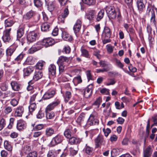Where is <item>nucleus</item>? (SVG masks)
Masks as SVG:
<instances>
[{
	"mask_svg": "<svg viewBox=\"0 0 157 157\" xmlns=\"http://www.w3.org/2000/svg\"><path fill=\"white\" fill-rule=\"evenodd\" d=\"M100 92L103 94L109 95V90L106 88H103L100 90Z\"/></svg>",
	"mask_w": 157,
	"mask_h": 157,
	"instance_id": "nucleus-64",
	"label": "nucleus"
},
{
	"mask_svg": "<svg viewBox=\"0 0 157 157\" xmlns=\"http://www.w3.org/2000/svg\"><path fill=\"white\" fill-rule=\"evenodd\" d=\"M5 94L6 95L7 97L13 98L15 96V93L12 92L10 91H8L6 92Z\"/></svg>",
	"mask_w": 157,
	"mask_h": 157,
	"instance_id": "nucleus-61",
	"label": "nucleus"
},
{
	"mask_svg": "<svg viewBox=\"0 0 157 157\" xmlns=\"http://www.w3.org/2000/svg\"><path fill=\"white\" fill-rule=\"evenodd\" d=\"M63 140V136L59 135H57L53 137L51 141V144L52 146H54L61 143Z\"/></svg>",
	"mask_w": 157,
	"mask_h": 157,
	"instance_id": "nucleus-7",
	"label": "nucleus"
},
{
	"mask_svg": "<svg viewBox=\"0 0 157 157\" xmlns=\"http://www.w3.org/2000/svg\"><path fill=\"white\" fill-rule=\"evenodd\" d=\"M69 59L70 58L63 56H61L59 58L57 63L59 66L60 73L64 71V67L66 65V63L68 62Z\"/></svg>",
	"mask_w": 157,
	"mask_h": 157,
	"instance_id": "nucleus-3",
	"label": "nucleus"
},
{
	"mask_svg": "<svg viewBox=\"0 0 157 157\" xmlns=\"http://www.w3.org/2000/svg\"><path fill=\"white\" fill-rule=\"evenodd\" d=\"M71 97V93L70 92L67 91L65 94L63 95V98L65 102H67Z\"/></svg>",
	"mask_w": 157,
	"mask_h": 157,
	"instance_id": "nucleus-35",
	"label": "nucleus"
},
{
	"mask_svg": "<svg viewBox=\"0 0 157 157\" xmlns=\"http://www.w3.org/2000/svg\"><path fill=\"white\" fill-rule=\"evenodd\" d=\"M12 111V108L10 106H7L5 107L4 112L6 114L10 113Z\"/></svg>",
	"mask_w": 157,
	"mask_h": 157,
	"instance_id": "nucleus-48",
	"label": "nucleus"
},
{
	"mask_svg": "<svg viewBox=\"0 0 157 157\" xmlns=\"http://www.w3.org/2000/svg\"><path fill=\"white\" fill-rule=\"evenodd\" d=\"M40 36L38 33L36 31L29 32L27 34V39L28 42L32 43L38 39Z\"/></svg>",
	"mask_w": 157,
	"mask_h": 157,
	"instance_id": "nucleus-4",
	"label": "nucleus"
},
{
	"mask_svg": "<svg viewBox=\"0 0 157 157\" xmlns=\"http://www.w3.org/2000/svg\"><path fill=\"white\" fill-rule=\"evenodd\" d=\"M43 76V74L40 70H36L33 76V79L36 81H37L41 78Z\"/></svg>",
	"mask_w": 157,
	"mask_h": 157,
	"instance_id": "nucleus-24",
	"label": "nucleus"
},
{
	"mask_svg": "<svg viewBox=\"0 0 157 157\" xmlns=\"http://www.w3.org/2000/svg\"><path fill=\"white\" fill-rule=\"evenodd\" d=\"M34 46L36 47L38 50L40 49L43 47V46H44L43 40L42 41H38L34 44Z\"/></svg>",
	"mask_w": 157,
	"mask_h": 157,
	"instance_id": "nucleus-38",
	"label": "nucleus"
},
{
	"mask_svg": "<svg viewBox=\"0 0 157 157\" xmlns=\"http://www.w3.org/2000/svg\"><path fill=\"white\" fill-rule=\"evenodd\" d=\"M152 150L150 146H148L143 151V157H151Z\"/></svg>",
	"mask_w": 157,
	"mask_h": 157,
	"instance_id": "nucleus-18",
	"label": "nucleus"
},
{
	"mask_svg": "<svg viewBox=\"0 0 157 157\" xmlns=\"http://www.w3.org/2000/svg\"><path fill=\"white\" fill-rule=\"evenodd\" d=\"M42 40L44 46L46 47L51 46L55 43L54 40L50 37L44 38Z\"/></svg>",
	"mask_w": 157,
	"mask_h": 157,
	"instance_id": "nucleus-10",
	"label": "nucleus"
},
{
	"mask_svg": "<svg viewBox=\"0 0 157 157\" xmlns=\"http://www.w3.org/2000/svg\"><path fill=\"white\" fill-rule=\"evenodd\" d=\"M96 13V12L94 10H88L86 14L85 18L90 20L94 17Z\"/></svg>",
	"mask_w": 157,
	"mask_h": 157,
	"instance_id": "nucleus-14",
	"label": "nucleus"
},
{
	"mask_svg": "<svg viewBox=\"0 0 157 157\" xmlns=\"http://www.w3.org/2000/svg\"><path fill=\"white\" fill-rule=\"evenodd\" d=\"M33 71V68L31 67H28L23 70L24 75L28 76Z\"/></svg>",
	"mask_w": 157,
	"mask_h": 157,
	"instance_id": "nucleus-31",
	"label": "nucleus"
},
{
	"mask_svg": "<svg viewBox=\"0 0 157 157\" xmlns=\"http://www.w3.org/2000/svg\"><path fill=\"white\" fill-rule=\"evenodd\" d=\"M82 22L81 20H77L73 27V29L75 33H78L80 30L81 27Z\"/></svg>",
	"mask_w": 157,
	"mask_h": 157,
	"instance_id": "nucleus-19",
	"label": "nucleus"
},
{
	"mask_svg": "<svg viewBox=\"0 0 157 157\" xmlns=\"http://www.w3.org/2000/svg\"><path fill=\"white\" fill-rule=\"evenodd\" d=\"M15 21L13 20L10 19H6L5 21V25L6 27H10L13 25Z\"/></svg>",
	"mask_w": 157,
	"mask_h": 157,
	"instance_id": "nucleus-34",
	"label": "nucleus"
},
{
	"mask_svg": "<svg viewBox=\"0 0 157 157\" xmlns=\"http://www.w3.org/2000/svg\"><path fill=\"white\" fill-rule=\"evenodd\" d=\"M27 124L26 122L22 120L17 121V128L19 131H23L27 127Z\"/></svg>",
	"mask_w": 157,
	"mask_h": 157,
	"instance_id": "nucleus-6",
	"label": "nucleus"
},
{
	"mask_svg": "<svg viewBox=\"0 0 157 157\" xmlns=\"http://www.w3.org/2000/svg\"><path fill=\"white\" fill-rule=\"evenodd\" d=\"M55 131L52 128H47L45 130V134L47 136H50L55 133Z\"/></svg>",
	"mask_w": 157,
	"mask_h": 157,
	"instance_id": "nucleus-30",
	"label": "nucleus"
},
{
	"mask_svg": "<svg viewBox=\"0 0 157 157\" xmlns=\"http://www.w3.org/2000/svg\"><path fill=\"white\" fill-rule=\"evenodd\" d=\"M68 129H70V133L72 136L75 135L77 131L76 128L75 127H70Z\"/></svg>",
	"mask_w": 157,
	"mask_h": 157,
	"instance_id": "nucleus-60",
	"label": "nucleus"
},
{
	"mask_svg": "<svg viewBox=\"0 0 157 157\" xmlns=\"http://www.w3.org/2000/svg\"><path fill=\"white\" fill-rule=\"evenodd\" d=\"M86 74L88 81L90 80H92L93 77L91 73V71L88 70L86 72Z\"/></svg>",
	"mask_w": 157,
	"mask_h": 157,
	"instance_id": "nucleus-54",
	"label": "nucleus"
},
{
	"mask_svg": "<svg viewBox=\"0 0 157 157\" xmlns=\"http://www.w3.org/2000/svg\"><path fill=\"white\" fill-rule=\"evenodd\" d=\"M69 14V11L67 8H65L63 12L61 15L64 18H66Z\"/></svg>",
	"mask_w": 157,
	"mask_h": 157,
	"instance_id": "nucleus-53",
	"label": "nucleus"
},
{
	"mask_svg": "<svg viewBox=\"0 0 157 157\" xmlns=\"http://www.w3.org/2000/svg\"><path fill=\"white\" fill-rule=\"evenodd\" d=\"M146 14L150 17L151 25L152 26L156 28L157 24V18H156L155 11L151 5L148 6Z\"/></svg>",
	"mask_w": 157,
	"mask_h": 157,
	"instance_id": "nucleus-2",
	"label": "nucleus"
},
{
	"mask_svg": "<svg viewBox=\"0 0 157 157\" xmlns=\"http://www.w3.org/2000/svg\"><path fill=\"white\" fill-rule=\"evenodd\" d=\"M71 51V48L68 46H65L64 47L63 52H64L66 54H69Z\"/></svg>",
	"mask_w": 157,
	"mask_h": 157,
	"instance_id": "nucleus-57",
	"label": "nucleus"
},
{
	"mask_svg": "<svg viewBox=\"0 0 157 157\" xmlns=\"http://www.w3.org/2000/svg\"><path fill=\"white\" fill-rule=\"evenodd\" d=\"M14 121V119L13 118H11L10 119L9 124L7 127V128L9 129H10L12 128L13 123Z\"/></svg>",
	"mask_w": 157,
	"mask_h": 157,
	"instance_id": "nucleus-52",
	"label": "nucleus"
},
{
	"mask_svg": "<svg viewBox=\"0 0 157 157\" xmlns=\"http://www.w3.org/2000/svg\"><path fill=\"white\" fill-rule=\"evenodd\" d=\"M8 85L6 82L2 83L0 85L1 89L3 91H6L8 89Z\"/></svg>",
	"mask_w": 157,
	"mask_h": 157,
	"instance_id": "nucleus-46",
	"label": "nucleus"
},
{
	"mask_svg": "<svg viewBox=\"0 0 157 157\" xmlns=\"http://www.w3.org/2000/svg\"><path fill=\"white\" fill-rule=\"evenodd\" d=\"M107 51L109 53H112L114 47L110 44H108L106 46Z\"/></svg>",
	"mask_w": 157,
	"mask_h": 157,
	"instance_id": "nucleus-49",
	"label": "nucleus"
},
{
	"mask_svg": "<svg viewBox=\"0 0 157 157\" xmlns=\"http://www.w3.org/2000/svg\"><path fill=\"white\" fill-rule=\"evenodd\" d=\"M54 8V5L52 2H49L48 5V10L51 12L53 11Z\"/></svg>",
	"mask_w": 157,
	"mask_h": 157,
	"instance_id": "nucleus-51",
	"label": "nucleus"
},
{
	"mask_svg": "<svg viewBox=\"0 0 157 157\" xmlns=\"http://www.w3.org/2000/svg\"><path fill=\"white\" fill-rule=\"evenodd\" d=\"M114 60L115 61L116 65L117 67H120V68L122 69L123 71H124V69L123 68L124 65L120 61L117 59H115Z\"/></svg>",
	"mask_w": 157,
	"mask_h": 157,
	"instance_id": "nucleus-43",
	"label": "nucleus"
},
{
	"mask_svg": "<svg viewBox=\"0 0 157 157\" xmlns=\"http://www.w3.org/2000/svg\"><path fill=\"white\" fill-rule=\"evenodd\" d=\"M17 45L13 44L9 47L6 50V54L8 57L10 56L16 50Z\"/></svg>",
	"mask_w": 157,
	"mask_h": 157,
	"instance_id": "nucleus-12",
	"label": "nucleus"
},
{
	"mask_svg": "<svg viewBox=\"0 0 157 157\" xmlns=\"http://www.w3.org/2000/svg\"><path fill=\"white\" fill-rule=\"evenodd\" d=\"M44 63L42 61H39L36 63L35 66L36 68L37 69L36 70H40L42 69Z\"/></svg>",
	"mask_w": 157,
	"mask_h": 157,
	"instance_id": "nucleus-45",
	"label": "nucleus"
},
{
	"mask_svg": "<svg viewBox=\"0 0 157 157\" xmlns=\"http://www.w3.org/2000/svg\"><path fill=\"white\" fill-rule=\"evenodd\" d=\"M70 132V129H67L64 132V136L67 138H69L72 136Z\"/></svg>",
	"mask_w": 157,
	"mask_h": 157,
	"instance_id": "nucleus-47",
	"label": "nucleus"
},
{
	"mask_svg": "<svg viewBox=\"0 0 157 157\" xmlns=\"http://www.w3.org/2000/svg\"><path fill=\"white\" fill-rule=\"evenodd\" d=\"M73 82L75 85L81 83L82 80L81 77L80 76H78L75 77L73 80Z\"/></svg>",
	"mask_w": 157,
	"mask_h": 157,
	"instance_id": "nucleus-41",
	"label": "nucleus"
},
{
	"mask_svg": "<svg viewBox=\"0 0 157 157\" xmlns=\"http://www.w3.org/2000/svg\"><path fill=\"white\" fill-rule=\"evenodd\" d=\"M85 117V114L82 113L78 117L77 120V122L80 125H82L84 121Z\"/></svg>",
	"mask_w": 157,
	"mask_h": 157,
	"instance_id": "nucleus-29",
	"label": "nucleus"
},
{
	"mask_svg": "<svg viewBox=\"0 0 157 157\" xmlns=\"http://www.w3.org/2000/svg\"><path fill=\"white\" fill-rule=\"evenodd\" d=\"M31 150V147L29 145H25L22 148L20 152V155L21 156L24 155L28 153Z\"/></svg>",
	"mask_w": 157,
	"mask_h": 157,
	"instance_id": "nucleus-26",
	"label": "nucleus"
},
{
	"mask_svg": "<svg viewBox=\"0 0 157 157\" xmlns=\"http://www.w3.org/2000/svg\"><path fill=\"white\" fill-rule=\"evenodd\" d=\"M56 94L54 89L51 88L48 90L44 94L42 99L43 100L49 99L52 98Z\"/></svg>",
	"mask_w": 157,
	"mask_h": 157,
	"instance_id": "nucleus-5",
	"label": "nucleus"
},
{
	"mask_svg": "<svg viewBox=\"0 0 157 157\" xmlns=\"http://www.w3.org/2000/svg\"><path fill=\"white\" fill-rule=\"evenodd\" d=\"M106 11L109 18L114 19L117 17V21L119 22L121 20V17L120 12L119 10L117 12H115L114 8L113 6H106Z\"/></svg>",
	"mask_w": 157,
	"mask_h": 157,
	"instance_id": "nucleus-1",
	"label": "nucleus"
},
{
	"mask_svg": "<svg viewBox=\"0 0 157 157\" xmlns=\"http://www.w3.org/2000/svg\"><path fill=\"white\" fill-rule=\"evenodd\" d=\"M44 113L41 110H40L36 115L37 118L41 119L44 117Z\"/></svg>",
	"mask_w": 157,
	"mask_h": 157,
	"instance_id": "nucleus-44",
	"label": "nucleus"
},
{
	"mask_svg": "<svg viewBox=\"0 0 157 157\" xmlns=\"http://www.w3.org/2000/svg\"><path fill=\"white\" fill-rule=\"evenodd\" d=\"M11 29H6L3 32V35L2 37L3 41L4 42H9L11 38L10 36V32Z\"/></svg>",
	"mask_w": 157,
	"mask_h": 157,
	"instance_id": "nucleus-9",
	"label": "nucleus"
},
{
	"mask_svg": "<svg viewBox=\"0 0 157 157\" xmlns=\"http://www.w3.org/2000/svg\"><path fill=\"white\" fill-rule=\"evenodd\" d=\"M49 73L52 76H54L56 73V67L54 64H51L48 68Z\"/></svg>",
	"mask_w": 157,
	"mask_h": 157,
	"instance_id": "nucleus-28",
	"label": "nucleus"
},
{
	"mask_svg": "<svg viewBox=\"0 0 157 157\" xmlns=\"http://www.w3.org/2000/svg\"><path fill=\"white\" fill-rule=\"evenodd\" d=\"M35 14L34 11L30 10L24 15L23 18L26 20H29L34 16Z\"/></svg>",
	"mask_w": 157,
	"mask_h": 157,
	"instance_id": "nucleus-23",
	"label": "nucleus"
},
{
	"mask_svg": "<svg viewBox=\"0 0 157 157\" xmlns=\"http://www.w3.org/2000/svg\"><path fill=\"white\" fill-rule=\"evenodd\" d=\"M81 56L86 58H89V54L88 51L85 49L82 48L81 49Z\"/></svg>",
	"mask_w": 157,
	"mask_h": 157,
	"instance_id": "nucleus-42",
	"label": "nucleus"
},
{
	"mask_svg": "<svg viewBox=\"0 0 157 157\" xmlns=\"http://www.w3.org/2000/svg\"><path fill=\"white\" fill-rule=\"evenodd\" d=\"M87 123L90 125H97L98 124V120L95 117L91 115L88 120Z\"/></svg>",
	"mask_w": 157,
	"mask_h": 157,
	"instance_id": "nucleus-13",
	"label": "nucleus"
},
{
	"mask_svg": "<svg viewBox=\"0 0 157 157\" xmlns=\"http://www.w3.org/2000/svg\"><path fill=\"white\" fill-rule=\"evenodd\" d=\"M84 150L86 154L88 155L92 154L93 151V148L86 144L85 148Z\"/></svg>",
	"mask_w": 157,
	"mask_h": 157,
	"instance_id": "nucleus-33",
	"label": "nucleus"
},
{
	"mask_svg": "<svg viewBox=\"0 0 157 157\" xmlns=\"http://www.w3.org/2000/svg\"><path fill=\"white\" fill-rule=\"evenodd\" d=\"M60 102L59 99H56L54 101L49 104L45 109L47 110H52L60 104Z\"/></svg>",
	"mask_w": 157,
	"mask_h": 157,
	"instance_id": "nucleus-8",
	"label": "nucleus"
},
{
	"mask_svg": "<svg viewBox=\"0 0 157 157\" xmlns=\"http://www.w3.org/2000/svg\"><path fill=\"white\" fill-rule=\"evenodd\" d=\"M34 5L37 7L41 6L42 2L40 0H34Z\"/></svg>",
	"mask_w": 157,
	"mask_h": 157,
	"instance_id": "nucleus-50",
	"label": "nucleus"
},
{
	"mask_svg": "<svg viewBox=\"0 0 157 157\" xmlns=\"http://www.w3.org/2000/svg\"><path fill=\"white\" fill-rule=\"evenodd\" d=\"M110 38H106V37L102 36H101V39L103 44H105L107 43L110 42L111 40L109 39Z\"/></svg>",
	"mask_w": 157,
	"mask_h": 157,
	"instance_id": "nucleus-56",
	"label": "nucleus"
},
{
	"mask_svg": "<svg viewBox=\"0 0 157 157\" xmlns=\"http://www.w3.org/2000/svg\"><path fill=\"white\" fill-rule=\"evenodd\" d=\"M29 103L30 105L29 106V111L30 113H32L36 109V104L35 102H29Z\"/></svg>",
	"mask_w": 157,
	"mask_h": 157,
	"instance_id": "nucleus-39",
	"label": "nucleus"
},
{
	"mask_svg": "<svg viewBox=\"0 0 157 157\" xmlns=\"http://www.w3.org/2000/svg\"><path fill=\"white\" fill-rule=\"evenodd\" d=\"M82 2L85 4L90 6L95 4L96 0H82Z\"/></svg>",
	"mask_w": 157,
	"mask_h": 157,
	"instance_id": "nucleus-40",
	"label": "nucleus"
},
{
	"mask_svg": "<svg viewBox=\"0 0 157 157\" xmlns=\"http://www.w3.org/2000/svg\"><path fill=\"white\" fill-rule=\"evenodd\" d=\"M44 127V125L42 124H37L35 126L34 129L36 130H40L43 129Z\"/></svg>",
	"mask_w": 157,
	"mask_h": 157,
	"instance_id": "nucleus-59",
	"label": "nucleus"
},
{
	"mask_svg": "<svg viewBox=\"0 0 157 157\" xmlns=\"http://www.w3.org/2000/svg\"><path fill=\"white\" fill-rule=\"evenodd\" d=\"M50 26L48 22H45L42 24L41 25V30L42 31L47 32L49 30Z\"/></svg>",
	"mask_w": 157,
	"mask_h": 157,
	"instance_id": "nucleus-32",
	"label": "nucleus"
},
{
	"mask_svg": "<svg viewBox=\"0 0 157 157\" xmlns=\"http://www.w3.org/2000/svg\"><path fill=\"white\" fill-rule=\"evenodd\" d=\"M69 139V142L71 144H79L82 141V139L79 138L72 136Z\"/></svg>",
	"mask_w": 157,
	"mask_h": 157,
	"instance_id": "nucleus-15",
	"label": "nucleus"
},
{
	"mask_svg": "<svg viewBox=\"0 0 157 157\" xmlns=\"http://www.w3.org/2000/svg\"><path fill=\"white\" fill-rule=\"evenodd\" d=\"M25 25L24 24L21 25L17 30V39L19 40L18 38H21L24 33V29Z\"/></svg>",
	"mask_w": 157,
	"mask_h": 157,
	"instance_id": "nucleus-11",
	"label": "nucleus"
},
{
	"mask_svg": "<svg viewBox=\"0 0 157 157\" xmlns=\"http://www.w3.org/2000/svg\"><path fill=\"white\" fill-rule=\"evenodd\" d=\"M116 81L114 78L108 79V82L106 83L107 86L113 85L116 83Z\"/></svg>",
	"mask_w": 157,
	"mask_h": 157,
	"instance_id": "nucleus-55",
	"label": "nucleus"
},
{
	"mask_svg": "<svg viewBox=\"0 0 157 157\" xmlns=\"http://www.w3.org/2000/svg\"><path fill=\"white\" fill-rule=\"evenodd\" d=\"M24 111V109L22 106L17 108L14 113V116L16 117H21Z\"/></svg>",
	"mask_w": 157,
	"mask_h": 157,
	"instance_id": "nucleus-17",
	"label": "nucleus"
},
{
	"mask_svg": "<svg viewBox=\"0 0 157 157\" xmlns=\"http://www.w3.org/2000/svg\"><path fill=\"white\" fill-rule=\"evenodd\" d=\"M37 51H38V50L36 47L34 46L32 47L31 48L29 49L28 52L29 54H33Z\"/></svg>",
	"mask_w": 157,
	"mask_h": 157,
	"instance_id": "nucleus-62",
	"label": "nucleus"
},
{
	"mask_svg": "<svg viewBox=\"0 0 157 157\" xmlns=\"http://www.w3.org/2000/svg\"><path fill=\"white\" fill-rule=\"evenodd\" d=\"M111 153L112 156H116L118 155V150L116 149H113L111 151Z\"/></svg>",
	"mask_w": 157,
	"mask_h": 157,
	"instance_id": "nucleus-58",
	"label": "nucleus"
},
{
	"mask_svg": "<svg viewBox=\"0 0 157 157\" xmlns=\"http://www.w3.org/2000/svg\"><path fill=\"white\" fill-rule=\"evenodd\" d=\"M6 124V120L3 117L0 118V131L5 127Z\"/></svg>",
	"mask_w": 157,
	"mask_h": 157,
	"instance_id": "nucleus-36",
	"label": "nucleus"
},
{
	"mask_svg": "<svg viewBox=\"0 0 157 157\" xmlns=\"http://www.w3.org/2000/svg\"><path fill=\"white\" fill-rule=\"evenodd\" d=\"M111 35V32L110 29L108 27H105L101 36H104L106 38H110Z\"/></svg>",
	"mask_w": 157,
	"mask_h": 157,
	"instance_id": "nucleus-20",
	"label": "nucleus"
},
{
	"mask_svg": "<svg viewBox=\"0 0 157 157\" xmlns=\"http://www.w3.org/2000/svg\"><path fill=\"white\" fill-rule=\"evenodd\" d=\"M62 37L66 41H71L72 40L71 36L65 31L62 32Z\"/></svg>",
	"mask_w": 157,
	"mask_h": 157,
	"instance_id": "nucleus-25",
	"label": "nucleus"
},
{
	"mask_svg": "<svg viewBox=\"0 0 157 157\" xmlns=\"http://www.w3.org/2000/svg\"><path fill=\"white\" fill-rule=\"evenodd\" d=\"M92 90L91 89L87 87L85 89H83L82 90V94L86 98L89 97L91 94Z\"/></svg>",
	"mask_w": 157,
	"mask_h": 157,
	"instance_id": "nucleus-16",
	"label": "nucleus"
},
{
	"mask_svg": "<svg viewBox=\"0 0 157 157\" xmlns=\"http://www.w3.org/2000/svg\"><path fill=\"white\" fill-rule=\"evenodd\" d=\"M51 110H47L45 109L46 117L47 119H52L55 116V113Z\"/></svg>",
	"mask_w": 157,
	"mask_h": 157,
	"instance_id": "nucleus-27",
	"label": "nucleus"
},
{
	"mask_svg": "<svg viewBox=\"0 0 157 157\" xmlns=\"http://www.w3.org/2000/svg\"><path fill=\"white\" fill-rule=\"evenodd\" d=\"M10 103L12 106L15 107L18 104V101L17 99L14 98L11 100Z\"/></svg>",
	"mask_w": 157,
	"mask_h": 157,
	"instance_id": "nucleus-63",
	"label": "nucleus"
},
{
	"mask_svg": "<svg viewBox=\"0 0 157 157\" xmlns=\"http://www.w3.org/2000/svg\"><path fill=\"white\" fill-rule=\"evenodd\" d=\"M4 146L5 148L9 151H11L12 150V146L10 144V142L7 140L5 141L4 143Z\"/></svg>",
	"mask_w": 157,
	"mask_h": 157,
	"instance_id": "nucleus-37",
	"label": "nucleus"
},
{
	"mask_svg": "<svg viewBox=\"0 0 157 157\" xmlns=\"http://www.w3.org/2000/svg\"><path fill=\"white\" fill-rule=\"evenodd\" d=\"M10 84L12 89L15 91H18L20 89L21 85L16 81L12 82Z\"/></svg>",
	"mask_w": 157,
	"mask_h": 157,
	"instance_id": "nucleus-21",
	"label": "nucleus"
},
{
	"mask_svg": "<svg viewBox=\"0 0 157 157\" xmlns=\"http://www.w3.org/2000/svg\"><path fill=\"white\" fill-rule=\"evenodd\" d=\"M137 5L139 12L141 13L143 12L145 7V5L143 2V0H137Z\"/></svg>",
	"mask_w": 157,
	"mask_h": 157,
	"instance_id": "nucleus-22",
	"label": "nucleus"
}]
</instances>
